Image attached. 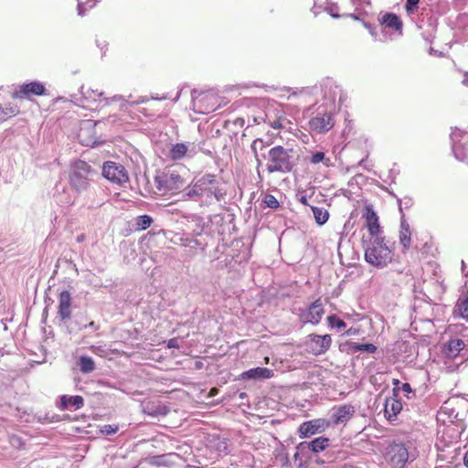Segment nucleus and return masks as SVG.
<instances>
[{
    "mask_svg": "<svg viewBox=\"0 0 468 468\" xmlns=\"http://www.w3.org/2000/svg\"><path fill=\"white\" fill-rule=\"evenodd\" d=\"M399 243L402 246V252L405 253L411 245V230L406 220H401L399 230Z\"/></svg>",
    "mask_w": 468,
    "mask_h": 468,
    "instance_id": "5701e85b",
    "label": "nucleus"
},
{
    "mask_svg": "<svg viewBox=\"0 0 468 468\" xmlns=\"http://www.w3.org/2000/svg\"><path fill=\"white\" fill-rule=\"evenodd\" d=\"M324 314V304L322 300L319 298L312 303L309 307L303 311L300 319L304 324H318L322 320Z\"/></svg>",
    "mask_w": 468,
    "mask_h": 468,
    "instance_id": "f8f14e48",
    "label": "nucleus"
},
{
    "mask_svg": "<svg viewBox=\"0 0 468 468\" xmlns=\"http://www.w3.org/2000/svg\"><path fill=\"white\" fill-rule=\"evenodd\" d=\"M330 427V421L325 419H314L302 423L299 427L301 438H306L315 433L324 431Z\"/></svg>",
    "mask_w": 468,
    "mask_h": 468,
    "instance_id": "ddd939ff",
    "label": "nucleus"
},
{
    "mask_svg": "<svg viewBox=\"0 0 468 468\" xmlns=\"http://www.w3.org/2000/svg\"><path fill=\"white\" fill-rule=\"evenodd\" d=\"M266 146L267 144L262 139H256L251 144V150L258 160V165H261V161L258 159V149L263 150Z\"/></svg>",
    "mask_w": 468,
    "mask_h": 468,
    "instance_id": "473e14b6",
    "label": "nucleus"
},
{
    "mask_svg": "<svg viewBox=\"0 0 468 468\" xmlns=\"http://www.w3.org/2000/svg\"><path fill=\"white\" fill-rule=\"evenodd\" d=\"M329 445V439L326 437H318L309 442L308 448L314 452H320L325 450Z\"/></svg>",
    "mask_w": 468,
    "mask_h": 468,
    "instance_id": "bb28decb",
    "label": "nucleus"
},
{
    "mask_svg": "<svg viewBox=\"0 0 468 468\" xmlns=\"http://www.w3.org/2000/svg\"><path fill=\"white\" fill-rule=\"evenodd\" d=\"M378 20L384 29L391 30L399 35L402 34L403 22L398 15L391 12L381 13Z\"/></svg>",
    "mask_w": 468,
    "mask_h": 468,
    "instance_id": "2eb2a0df",
    "label": "nucleus"
},
{
    "mask_svg": "<svg viewBox=\"0 0 468 468\" xmlns=\"http://www.w3.org/2000/svg\"><path fill=\"white\" fill-rule=\"evenodd\" d=\"M463 79L462 80V83L464 85V86H467L468 87V71H463Z\"/></svg>",
    "mask_w": 468,
    "mask_h": 468,
    "instance_id": "c03bdc74",
    "label": "nucleus"
},
{
    "mask_svg": "<svg viewBox=\"0 0 468 468\" xmlns=\"http://www.w3.org/2000/svg\"><path fill=\"white\" fill-rule=\"evenodd\" d=\"M95 3L93 0H88L85 4L82 2H79L78 4V12L80 16H84L88 8L94 7Z\"/></svg>",
    "mask_w": 468,
    "mask_h": 468,
    "instance_id": "4c0bfd02",
    "label": "nucleus"
},
{
    "mask_svg": "<svg viewBox=\"0 0 468 468\" xmlns=\"http://www.w3.org/2000/svg\"><path fill=\"white\" fill-rule=\"evenodd\" d=\"M363 217L366 219L365 226L367 229L373 239L378 237V234L380 232V225L378 222V217L377 213L372 209L371 207H366Z\"/></svg>",
    "mask_w": 468,
    "mask_h": 468,
    "instance_id": "6ab92c4d",
    "label": "nucleus"
},
{
    "mask_svg": "<svg viewBox=\"0 0 468 468\" xmlns=\"http://www.w3.org/2000/svg\"><path fill=\"white\" fill-rule=\"evenodd\" d=\"M392 250L384 238L377 237L365 247V260L376 268H384L392 261Z\"/></svg>",
    "mask_w": 468,
    "mask_h": 468,
    "instance_id": "f03ea898",
    "label": "nucleus"
},
{
    "mask_svg": "<svg viewBox=\"0 0 468 468\" xmlns=\"http://www.w3.org/2000/svg\"><path fill=\"white\" fill-rule=\"evenodd\" d=\"M312 211L314 213L315 222L320 226L324 225L329 218V212L324 207H312Z\"/></svg>",
    "mask_w": 468,
    "mask_h": 468,
    "instance_id": "cd10ccee",
    "label": "nucleus"
},
{
    "mask_svg": "<svg viewBox=\"0 0 468 468\" xmlns=\"http://www.w3.org/2000/svg\"><path fill=\"white\" fill-rule=\"evenodd\" d=\"M119 430V426L115 424H106L102 426L101 431L105 435L115 434Z\"/></svg>",
    "mask_w": 468,
    "mask_h": 468,
    "instance_id": "58836bf2",
    "label": "nucleus"
},
{
    "mask_svg": "<svg viewBox=\"0 0 468 468\" xmlns=\"http://www.w3.org/2000/svg\"><path fill=\"white\" fill-rule=\"evenodd\" d=\"M47 95V89L42 82L30 81L19 85L12 93V97L16 100H32L34 96Z\"/></svg>",
    "mask_w": 468,
    "mask_h": 468,
    "instance_id": "1a4fd4ad",
    "label": "nucleus"
},
{
    "mask_svg": "<svg viewBox=\"0 0 468 468\" xmlns=\"http://www.w3.org/2000/svg\"><path fill=\"white\" fill-rule=\"evenodd\" d=\"M80 141H81V143H82V144H89V142H85V141H84V140H82L81 138H80Z\"/></svg>",
    "mask_w": 468,
    "mask_h": 468,
    "instance_id": "13d9d810",
    "label": "nucleus"
},
{
    "mask_svg": "<svg viewBox=\"0 0 468 468\" xmlns=\"http://www.w3.org/2000/svg\"><path fill=\"white\" fill-rule=\"evenodd\" d=\"M327 324L330 327H336L338 329H343L346 326V324L342 319L338 318L335 314H331L326 318Z\"/></svg>",
    "mask_w": 468,
    "mask_h": 468,
    "instance_id": "2f4dec72",
    "label": "nucleus"
},
{
    "mask_svg": "<svg viewBox=\"0 0 468 468\" xmlns=\"http://www.w3.org/2000/svg\"><path fill=\"white\" fill-rule=\"evenodd\" d=\"M302 94H303V91H300L299 93L292 92V94L289 95L288 99H291L292 97H296L297 95H302Z\"/></svg>",
    "mask_w": 468,
    "mask_h": 468,
    "instance_id": "3c124183",
    "label": "nucleus"
},
{
    "mask_svg": "<svg viewBox=\"0 0 468 468\" xmlns=\"http://www.w3.org/2000/svg\"><path fill=\"white\" fill-rule=\"evenodd\" d=\"M102 175L109 181L122 185L129 180V176L124 167L115 162H105L102 167Z\"/></svg>",
    "mask_w": 468,
    "mask_h": 468,
    "instance_id": "9d476101",
    "label": "nucleus"
},
{
    "mask_svg": "<svg viewBox=\"0 0 468 468\" xmlns=\"http://www.w3.org/2000/svg\"><path fill=\"white\" fill-rule=\"evenodd\" d=\"M153 223V219L148 215H142L137 218L136 225L139 229L145 230L147 229Z\"/></svg>",
    "mask_w": 468,
    "mask_h": 468,
    "instance_id": "7c9ffc66",
    "label": "nucleus"
},
{
    "mask_svg": "<svg viewBox=\"0 0 468 468\" xmlns=\"http://www.w3.org/2000/svg\"><path fill=\"white\" fill-rule=\"evenodd\" d=\"M269 361H270V358H269L268 356H266V357L264 358V362H265L266 364H268V363H269Z\"/></svg>",
    "mask_w": 468,
    "mask_h": 468,
    "instance_id": "4d7b16f0",
    "label": "nucleus"
},
{
    "mask_svg": "<svg viewBox=\"0 0 468 468\" xmlns=\"http://www.w3.org/2000/svg\"><path fill=\"white\" fill-rule=\"evenodd\" d=\"M179 456L176 452H169L160 455H150L144 458V462L152 466L170 467L176 463Z\"/></svg>",
    "mask_w": 468,
    "mask_h": 468,
    "instance_id": "dca6fc26",
    "label": "nucleus"
},
{
    "mask_svg": "<svg viewBox=\"0 0 468 468\" xmlns=\"http://www.w3.org/2000/svg\"><path fill=\"white\" fill-rule=\"evenodd\" d=\"M85 239H86V235L83 233L79 235L76 239L77 242H79V243L83 242Z\"/></svg>",
    "mask_w": 468,
    "mask_h": 468,
    "instance_id": "49530a36",
    "label": "nucleus"
},
{
    "mask_svg": "<svg viewBox=\"0 0 468 468\" xmlns=\"http://www.w3.org/2000/svg\"><path fill=\"white\" fill-rule=\"evenodd\" d=\"M79 367L83 373H89L95 369V363L91 357L82 356L79 359Z\"/></svg>",
    "mask_w": 468,
    "mask_h": 468,
    "instance_id": "c85d7f7f",
    "label": "nucleus"
},
{
    "mask_svg": "<svg viewBox=\"0 0 468 468\" xmlns=\"http://www.w3.org/2000/svg\"><path fill=\"white\" fill-rule=\"evenodd\" d=\"M167 347H169V348H178L179 345H178L177 339L176 338L169 339L168 342H167Z\"/></svg>",
    "mask_w": 468,
    "mask_h": 468,
    "instance_id": "79ce46f5",
    "label": "nucleus"
},
{
    "mask_svg": "<svg viewBox=\"0 0 468 468\" xmlns=\"http://www.w3.org/2000/svg\"><path fill=\"white\" fill-rule=\"evenodd\" d=\"M420 0H407L405 5V9L408 14H413L417 11L418 4Z\"/></svg>",
    "mask_w": 468,
    "mask_h": 468,
    "instance_id": "ea45409f",
    "label": "nucleus"
},
{
    "mask_svg": "<svg viewBox=\"0 0 468 468\" xmlns=\"http://www.w3.org/2000/svg\"><path fill=\"white\" fill-rule=\"evenodd\" d=\"M454 312L460 317L468 319V282L465 283L464 290L456 302Z\"/></svg>",
    "mask_w": 468,
    "mask_h": 468,
    "instance_id": "4be33fe9",
    "label": "nucleus"
},
{
    "mask_svg": "<svg viewBox=\"0 0 468 468\" xmlns=\"http://www.w3.org/2000/svg\"><path fill=\"white\" fill-rule=\"evenodd\" d=\"M0 109L5 114H9L13 116L17 115L20 112L19 107L17 105L11 103L5 104V107H0Z\"/></svg>",
    "mask_w": 468,
    "mask_h": 468,
    "instance_id": "e433bc0d",
    "label": "nucleus"
},
{
    "mask_svg": "<svg viewBox=\"0 0 468 468\" xmlns=\"http://www.w3.org/2000/svg\"><path fill=\"white\" fill-rule=\"evenodd\" d=\"M335 125V113L333 112L321 111L320 108L308 121L309 131L317 134L328 133Z\"/></svg>",
    "mask_w": 468,
    "mask_h": 468,
    "instance_id": "423d86ee",
    "label": "nucleus"
},
{
    "mask_svg": "<svg viewBox=\"0 0 468 468\" xmlns=\"http://www.w3.org/2000/svg\"><path fill=\"white\" fill-rule=\"evenodd\" d=\"M246 396H247V394H246L245 392H241V393L239 394V398H240V399H244Z\"/></svg>",
    "mask_w": 468,
    "mask_h": 468,
    "instance_id": "6e6d98bb",
    "label": "nucleus"
},
{
    "mask_svg": "<svg viewBox=\"0 0 468 468\" xmlns=\"http://www.w3.org/2000/svg\"><path fill=\"white\" fill-rule=\"evenodd\" d=\"M84 406V399L80 396H68V395H62L59 398V402L58 403L57 407L64 411L70 409L74 410H80Z\"/></svg>",
    "mask_w": 468,
    "mask_h": 468,
    "instance_id": "412c9836",
    "label": "nucleus"
},
{
    "mask_svg": "<svg viewBox=\"0 0 468 468\" xmlns=\"http://www.w3.org/2000/svg\"><path fill=\"white\" fill-rule=\"evenodd\" d=\"M393 385H394V388H399V380H398V379H394V380H393Z\"/></svg>",
    "mask_w": 468,
    "mask_h": 468,
    "instance_id": "603ef678",
    "label": "nucleus"
},
{
    "mask_svg": "<svg viewBox=\"0 0 468 468\" xmlns=\"http://www.w3.org/2000/svg\"><path fill=\"white\" fill-rule=\"evenodd\" d=\"M330 160L325 157V154L324 152H316L313 154L311 156L310 162L314 165H317L319 163H324L326 165H328V162Z\"/></svg>",
    "mask_w": 468,
    "mask_h": 468,
    "instance_id": "72a5a7b5",
    "label": "nucleus"
},
{
    "mask_svg": "<svg viewBox=\"0 0 468 468\" xmlns=\"http://www.w3.org/2000/svg\"><path fill=\"white\" fill-rule=\"evenodd\" d=\"M465 347V344L462 339L452 338L447 344L446 354L449 356L455 357Z\"/></svg>",
    "mask_w": 468,
    "mask_h": 468,
    "instance_id": "b1692460",
    "label": "nucleus"
},
{
    "mask_svg": "<svg viewBox=\"0 0 468 468\" xmlns=\"http://www.w3.org/2000/svg\"><path fill=\"white\" fill-rule=\"evenodd\" d=\"M402 402L399 398V388H393L392 395L386 399L384 404V414L388 421L397 420L398 415L402 410Z\"/></svg>",
    "mask_w": 468,
    "mask_h": 468,
    "instance_id": "9b49d317",
    "label": "nucleus"
},
{
    "mask_svg": "<svg viewBox=\"0 0 468 468\" xmlns=\"http://www.w3.org/2000/svg\"><path fill=\"white\" fill-rule=\"evenodd\" d=\"M218 393V388H212L209 390L207 397L212 398V397L216 396Z\"/></svg>",
    "mask_w": 468,
    "mask_h": 468,
    "instance_id": "a18cd8bd",
    "label": "nucleus"
},
{
    "mask_svg": "<svg viewBox=\"0 0 468 468\" xmlns=\"http://www.w3.org/2000/svg\"><path fill=\"white\" fill-rule=\"evenodd\" d=\"M188 147L183 143L176 144L172 146L169 151V157L173 161H177L184 158L186 155Z\"/></svg>",
    "mask_w": 468,
    "mask_h": 468,
    "instance_id": "393cba45",
    "label": "nucleus"
},
{
    "mask_svg": "<svg viewBox=\"0 0 468 468\" xmlns=\"http://www.w3.org/2000/svg\"><path fill=\"white\" fill-rule=\"evenodd\" d=\"M180 245L185 248H186V247L197 248V247L200 246V242L196 239H192L189 237H182L180 239Z\"/></svg>",
    "mask_w": 468,
    "mask_h": 468,
    "instance_id": "c9c22d12",
    "label": "nucleus"
},
{
    "mask_svg": "<svg viewBox=\"0 0 468 468\" xmlns=\"http://www.w3.org/2000/svg\"><path fill=\"white\" fill-rule=\"evenodd\" d=\"M87 326L90 327V328H93L94 330H98L99 329V325H97L95 324V322H93V321L90 322Z\"/></svg>",
    "mask_w": 468,
    "mask_h": 468,
    "instance_id": "de8ad7c7",
    "label": "nucleus"
},
{
    "mask_svg": "<svg viewBox=\"0 0 468 468\" xmlns=\"http://www.w3.org/2000/svg\"><path fill=\"white\" fill-rule=\"evenodd\" d=\"M193 110L199 114H208L219 106V97L214 91H204L193 98Z\"/></svg>",
    "mask_w": 468,
    "mask_h": 468,
    "instance_id": "0eeeda50",
    "label": "nucleus"
},
{
    "mask_svg": "<svg viewBox=\"0 0 468 468\" xmlns=\"http://www.w3.org/2000/svg\"><path fill=\"white\" fill-rule=\"evenodd\" d=\"M269 125L276 130L283 128L282 121L281 118L269 122Z\"/></svg>",
    "mask_w": 468,
    "mask_h": 468,
    "instance_id": "a19ab883",
    "label": "nucleus"
},
{
    "mask_svg": "<svg viewBox=\"0 0 468 468\" xmlns=\"http://www.w3.org/2000/svg\"><path fill=\"white\" fill-rule=\"evenodd\" d=\"M463 463H464V465L468 467V452L465 453V455L463 457Z\"/></svg>",
    "mask_w": 468,
    "mask_h": 468,
    "instance_id": "8fccbe9b",
    "label": "nucleus"
},
{
    "mask_svg": "<svg viewBox=\"0 0 468 468\" xmlns=\"http://www.w3.org/2000/svg\"><path fill=\"white\" fill-rule=\"evenodd\" d=\"M156 189L163 195L176 194L186 186V180L176 171L162 172L155 176Z\"/></svg>",
    "mask_w": 468,
    "mask_h": 468,
    "instance_id": "20e7f679",
    "label": "nucleus"
},
{
    "mask_svg": "<svg viewBox=\"0 0 468 468\" xmlns=\"http://www.w3.org/2000/svg\"><path fill=\"white\" fill-rule=\"evenodd\" d=\"M292 148H284L282 145L271 147L267 155L266 169L269 174H287L295 166L296 158Z\"/></svg>",
    "mask_w": 468,
    "mask_h": 468,
    "instance_id": "f257e3e1",
    "label": "nucleus"
},
{
    "mask_svg": "<svg viewBox=\"0 0 468 468\" xmlns=\"http://www.w3.org/2000/svg\"><path fill=\"white\" fill-rule=\"evenodd\" d=\"M91 166L82 161H75L70 167L69 176V185L78 192L85 191L90 186V175L91 174Z\"/></svg>",
    "mask_w": 468,
    "mask_h": 468,
    "instance_id": "39448f33",
    "label": "nucleus"
},
{
    "mask_svg": "<svg viewBox=\"0 0 468 468\" xmlns=\"http://www.w3.org/2000/svg\"><path fill=\"white\" fill-rule=\"evenodd\" d=\"M401 389L405 393H410L412 392L411 387L409 383H403L401 386Z\"/></svg>",
    "mask_w": 468,
    "mask_h": 468,
    "instance_id": "37998d69",
    "label": "nucleus"
},
{
    "mask_svg": "<svg viewBox=\"0 0 468 468\" xmlns=\"http://www.w3.org/2000/svg\"><path fill=\"white\" fill-rule=\"evenodd\" d=\"M208 446L218 452H226L228 450L227 441L218 435L212 436L209 439Z\"/></svg>",
    "mask_w": 468,
    "mask_h": 468,
    "instance_id": "a878e982",
    "label": "nucleus"
},
{
    "mask_svg": "<svg viewBox=\"0 0 468 468\" xmlns=\"http://www.w3.org/2000/svg\"><path fill=\"white\" fill-rule=\"evenodd\" d=\"M274 372L272 369L267 367H254L250 368L247 371L242 372L239 375L240 379L248 380V379H269L273 378Z\"/></svg>",
    "mask_w": 468,
    "mask_h": 468,
    "instance_id": "aec40b11",
    "label": "nucleus"
},
{
    "mask_svg": "<svg viewBox=\"0 0 468 468\" xmlns=\"http://www.w3.org/2000/svg\"><path fill=\"white\" fill-rule=\"evenodd\" d=\"M263 202L270 208L276 209L280 207V203L277 200V198L271 194H267L264 196Z\"/></svg>",
    "mask_w": 468,
    "mask_h": 468,
    "instance_id": "f704fd0d",
    "label": "nucleus"
},
{
    "mask_svg": "<svg viewBox=\"0 0 468 468\" xmlns=\"http://www.w3.org/2000/svg\"><path fill=\"white\" fill-rule=\"evenodd\" d=\"M112 354L121 355V352L117 349L112 351Z\"/></svg>",
    "mask_w": 468,
    "mask_h": 468,
    "instance_id": "5fc2aeb1",
    "label": "nucleus"
},
{
    "mask_svg": "<svg viewBox=\"0 0 468 468\" xmlns=\"http://www.w3.org/2000/svg\"><path fill=\"white\" fill-rule=\"evenodd\" d=\"M388 454L390 463L398 468H403L409 460V452L401 442H393L388 447Z\"/></svg>",
    "mask_w": 468,
    "mask_h": 468,
    "instance_id": "4468645a",
    "label": "nucleus"
},
{
    "mask_svg": "<svg viewBox=\"0 0 468 468\" xmlns=\"http://www.w3.org/2000/svg\"><path fill=\"white\" fill-rule=\"evenodd\" d=\"M332 337L330 335L310 334L306 336L304 346L309 354L321 356L325 354L331 347Z\"/></svg>",
    "mask_w": 468,
    "mask_h": 468,
    "instance_id": "6e6552de",
    "label": "nucleus"
},
{
    "mask_svg": "<svg viewBox=\"0 0 468 468\" xmlns=\"http://www.w3.org/2000/svg\"><path fill=\"white\" fill-rule=\"evenodd\" d=\"M333 410L334 413L332 415V420L335 425L346 423L349 420L352 419L356 412L355 407L351 404H343L335 407Z\"/></svg>",
    "mask_w": 468,
    "mask_h": 468,
    "instance_id": "f3484780",
    "label": "nucleus"
},
{
    "mask_svg": "<svg viewBox=\"0 0 468 468\" xmlns=\"http://www.w3.org/2000/svg\"><path fill=\"white\" fill-rule=\"evenodd\" d=\"M350 349L352 351H362L367 353H375L377 350V346L373 344H357V343H349Z\"/></svg>",
    "mask_w": 468,
    "mask_h": 468,
    "instance_id": "c756f323",
    "label": "nucleus"
},
{
    "mask_svg": "<svg viewBox=\"0 0 468 468\" xmlns=\"http://www.w3.org/2000/svg\"><path fill=\"white\" fill-rule=\"evenodd\" d=\"M364 26H365V27H366L367 29H368V30H369V32H370V34H371L372 36H374V35H375V33L373 32V28H372V27H371L370 25H368V24H367V23H365V22H364Z\"/></svg>",
    "mask_w": 468,
    "mask_h": 468,
    "instance_id": "09e8293b",
    "label": "nucleus"
},
{
    "mask_svg": "<svg viewBox=\"0 0 468 468\" xmlns=\"http://www.w3.org/2000/svg\"><path fill=\"white\" fill-rule=\"evenodd\" d=\"M186 196L189 197H214L215 199L219 200L222 197V193H220L218 189V182L216 178V176L206 174L193 180L192 185L186 192Z\"/></svg>",
    "mask_w": 468,
    "mask_h": 468,
    "instance_id": "7ed1b4c3",
    "label": "nucleus"
},
{
    "mask_svg": "<svg viewBox=\"0 0 468 468\" xmlns=\"http://www.w3.org/2000/svg\"><path fill=\"white\" fill-rule=\"evenodd\" d=\"M301 202H302L303 204H304V205H307L306 197H303L301 198Z\"/></svg>",
    "mask_w": 468,
    "mask_h": 468,
    "instance_id": "864d4df0",
    "label": "nucleus"
},
{
    "mask_svg": "<svg viewBox=\"0 0 468 468\" xmlns=\"http://www.w3.org/2000/svg\"><path fill=\"white\" fill-rule=\"evenodd\" d=\"M72 297L69 291H63L58 295V314L62 321L71 317Z\"/></svg>",
    "mask_w": 468,
    "mask_h": 468,
    "instance_id": "a211bd4d",
    "label": "nucleus"
}]
</instances>
